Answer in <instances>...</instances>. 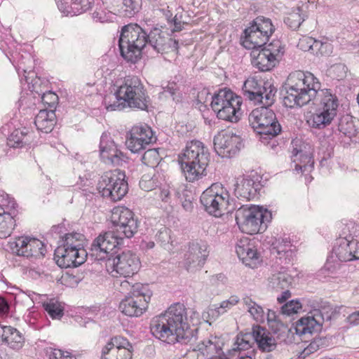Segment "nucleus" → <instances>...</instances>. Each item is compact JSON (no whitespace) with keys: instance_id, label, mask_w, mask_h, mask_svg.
Listing matches in <instances>:
<instances>
[{"instance_id":"f257e3e1","label":"nucleus","mask_w":359,"mask_h":359,"mask_svg":"<svg viewBox=\"0 0 359 359\" xmlns=\"http://www.w3.org/2000/svg\"><path fill=\"white\" fill-rule=\"evenodd\" d=\"M320 87V83L313 74L297 71L290 74L283 97L284 105L289 108L313 102L316 109L308 123L316 129H323L331 123L339 106L338 98L332 90Z\"/></svg>"},{"instance_id":"f03ea898","label":"nucleus","mask_w":359,"mask_h":359,"mask_svg":"<svg viewBox=\"0 0 359 359\" xmlns=\"http://www.w3.org/2000/svg\"><path fill=\"white\" fill-rule=\"evenodd\" d=\"M118 47L121 55L126 60L135 63L141 58L145 48L161 54L177 53L178 41L157 27L147 32L137 24L130 23L121 28Z\"/></svg>"},{"instance_id":"7ed1b4c3","label":"nucleus","mask_w":359,"mask_h":359,"mask_svg":"<svg viewBox=\"0 0 359 359\" xmlns=\"http://www.w3.org/2000/svg\"><path fill=\"white\" fill-rule=\"evenodd\" d=\"M184 304H172L163 313L154 317L150 324L151 332L168 344H187L196 340L198 329L191 328Z\"/></svg>"},{"instance_id":"20e7f679","label":"nucleus","mask_w":359,"mask_h":359,"mask_svg":"<svg viewBox=\"0 0 359 359\" xmlns=\"http://www.w3.org/2000/svg\"><path fill=\"white\" fill-rule=\"evenodd\" d=\"M114 99L110 104V97L104 99V104L107 111L121 110L126 106L147 110L150 102L147 91L137 76H128L124 79L123 83L118 87L114 95Z\"/></svg>"},{"instance_id":"39448f33","label":"nucleus","mask_w":359,"mask_h":359,"mask_svg":"<svg viewBox=\"0 0 359 359\" xmlns=\"http://www.w3.org/2000/svg\"><path fill=\"white\" fill-rule=\"evenodd\" d=\"M179 161L186 180L194 182L206 175L205 172L210 161V154L201 142L193 140L187 143Z\"/></svg>"},{"instance_id":"423d86ee","label":"nucleus","mask_w":359,"mask_h":359,"mask_svg":"<svg viewBox=\"0 0 359 359\" xmlns=\"http://www.w3.org/2000/svg\"><path fill=\"white\" fill-rule=\"evenodd\" d=\"M235 218L242 232L252 235L266 229L271 221L272 214L259 205H242L236 210Z\"/></svg>"},{"instance_id":"0eeeda50","label":"nucleus","mask_w":359,"mask_h":359,"mask_svg":"<svg viewBox=\"0 0 359 359\" xmlns=\"http://www.w3.org/2000/svg\"><path fill=\"white\" fill-rule=\"evenodd\" d=\"M121 288L130 290L128 295L120 302L119 309L130 317L140 316L147 309L151 299V292L148 285L136 283L131 285L128 280L121 283Z\"/></svg>"},{"instance_id":"6e6552de","label":"nucleus","mask_w":359,"mask_h":359,"mask_svg":"<svg viewBox=\"0 0 359 359\" xmlns=\"http://www.w3.org/2000/svg\"><path fill=\"white\" fill-rule=\"evenodd\" d=\"M270 18L258 16L250 22L241 37V44L246 49H257L266 45L275 32Z\"/></svg>"},{"instance_id":"1a4fd4ad","label":"nucleus","mask_w":359,"mask_h":359,"mask_svg":"<svg viewBox=\"0 0 359 359\" xmlns=\"http://www.w3.org/2000/svg\"><path fill=\"white\" fill-rule=\"evenodd\" d=\"M97 189L103 198L114 202L121 200L128 191L125 172L119 169L104 172L98 181Z\"/></svg>"},{"instance_id":"9d476101","label":"nucleus","mask_w":359,"mask_h":359,"mask_svg":"<svg viewBox=\"0 0 359 359\" xmlns=\"http://www.w3.org/2000/svg\"><path fill=\"white\" fill-rule=\"evenodd\" d=\"M241 104L242 98L234 95L232 91L226 89H220L215 93L212 97L210 103L212 109L219 119L231 122H237L239 120Z\"/></svg>"},{"instance_id":"9b49d317","label":"nucleus","mask_w":359,"mask_h":359,"mask_svg":"<svg viewBox=\"0 0 359 359\" xmlns=\"http://www.w3.org/2000/svg\"><path fill=\"white\" fill-rule=\"evenodd\" d=\"M271 106H262L253 109L249 115L250 125L253 130L264 138L277 136L281 132V126Z\"/></svg>"},{"instance_id":"f8f14e48","label":"nucleus","mask_w":359,"mask_h":359,"mask_svg":"<svg viewBox=\"0 0 359 359\" xmlns=\"http://www.w3.org/2000/svg\"><path fill=\"white\" fill-rule=\"evenodd\" d=\"M229 199L228 191L223 190L220 185L215 184L202 193L200 201L206 212L219 217L233 210V208H231Z\"/></svg>"},{"instance_id":"ddd939ff","label":"nucleus","mask_w":359,"mask_h":359,"mask_svg":"<svg viewBox=\"0 0 359 359\" xmlns=\"http://www.w3.org/2000/svg\"><path fill=\"white\" fill-rule=\"evenodd\" d=\"M111 221L114 226L113 231L123 238H130L137 232L140 221L134 212L125 206H118L112 209Z\"/></svg>"},{"instance_id":"4468645a","label":"nucleus","mask_w":359,"mask_h":359,"mask_svg":"<svg viewBox=\"0 0 359 359\" xmlns=\"http://www.w3.org/2000/svg\"><path fill=\"white\" fill-rule=\"evenodd\" d=\"M106 266L112 276L127 278L133 276L138 271L140 262L135 254L127 250L109 258Z\"/></svg>"},{"instance_id":"2eb2a0df","label":"nucleus","mask_w":359,"mask_h":359,"mask_svg":"<svg viewBox=\"0 0 359 359\" xmlns=\"http://www.w3.org/2000/svg\"><path fill=\"white\" fill-rule=\"evenodd\" d=\"M267 91L264 96L266 106H272L276 100L277 88L269 81H263L257 80L255 78H248L243 83L242 91L244 97L249 100L255 102V100H262L261 92Z\"/></svg>"},{"instance_id":"dca6fc26","label":"nucleus","mask_w":359,"mask_h":359,"mask_svg":"<svg viewBox=\"0 0 359 359\" xmlns=\"http://www.w3.org/2000/svg\"><path fill=\"white\" fill-rule=\"evenodd\" d=\"M123 241L113 231L100 234L92 243L90 255L96 260L102 261L112 258L111 251L121 245Z\"/></svg>"},{"instance_id":"f3484780","label":"nucleus","mask_w":359,"mask_h":359,"mask_svg":"<svg viewBox=\"0 0 359 359\" xmlns=\"http://www.w3.org/2000/svg\"><path fill=\"white\" fill-rule=\"evenodd\" d=\"M330 308L324 307L323 309H313L308 316L301 318L295 327L296 333L299 335L306 333L312 334L321 330L323 323L330 321L332 311Z\"/></svg>"},{"instance_id":"a211bd4d","label":"nucleus","mask_w":359,"mask_h":359,"mask_svg":"<svg viewBox=\"0 0 359 359\" xmlns=\"http://www.w3.org/2000/svg\"><path fill=\"white\" fill-rule=\"evenodd\" d=\"M292 161L294 170L298 172H309L313 168V149L309 143L296 138L291 142Z\"/></svg>"},{"instance_id":"6ab92c4d","label":"nucleus","mask_w":359,"mask_h":359,"mask_svg":"<svg viewBox=\"0 0 359 359\" xmlns=\"http://www.w3.org/2000/svg\"><path fill=\"white\" fill-rule=\"evenodd\" d=\"M243 147L241 137L232 131L223 130L214 137V149L222 158L234 156Z\"/></svg>"},{"instance_id":"aec40b11","label":"nucleus","mask_w":359,"mask_h":359,"mask_svg":"<svg viewBox=\"0 0 359 359\" xmlns=\"http://www.w3.org/2000/svg\"><path fill=\"white\" fill-rule=\"evenodd\" d=\"M156 141L153 131L147 125L135 126L128 135L126 144L133 153H138Z\"/></svg>"},{"instance_id":"412c9836","label":"nucleus","mask_w":359,"mask_h":359,"mask_svg":"<svg viewBox=\"0 0 359 359\" xmlns=\"http://www.w3.org/2000/svg\"><path fill=\"white\" fill-rule=\"evenodd\" d=\"M100 153L104 163L114 166H122L128 159L107 133H103L100 137Z\"/></svg>"},{"instance_id":"4be33fe9","label":"nucleus","mask_w":359,"mask_h":359,"mask_svg":"<svg viewBox=\"0 0 359 359\" xmlns=\"http://www.w3.org/2000/svg\"><path fill=\"white\" fill-rule=\"evenodd\" d=\"M332 253L340 262H352L359 259V241L351 234L340 237L336 241Z\"/></svg>"},{"instance_id":"5701e85b","label":"nucleus","mask_w":359,"mask_h":359,"mask_svg":"<svg viewBox=\"0 0 359 359\" xmlns=\"http://www.w3.org/2000/svg\"><path fill=\"white\" fill-rule=\"evenodd\" d=\"M261 179L262 177L257 174L238 177L234 184L235 196L238 198H241L248 201L253 199L262 187Z\"/></svg>"},{"instance_id":"b1692460","label":"nucleus","mask_w":359,"mask_h":359,"mask_svg":"<svg viewBox=\"0 0 359 359\" xmlns=\"http://www.w3.org/2000/svg\"><path fill=\"white\" fill-rule=\"evenodd\" d=\"M208 245L205 242H192L184 255V265L187 271L201 268L208 257Z\"/></svg>"},{"instance_id":"393cba45","label":"nucleus","mask_w":359,"mask_h":359,"mask_svg":"<svg viewBox=\"0 0 359 359\" xmlns=\"http://www.w3.org/2000/svg\"><path fill=\"white\" fill-rule=\"evenodd\" d=\"M13 250L18 256L27 258L43 257L46 252L43 243L40 240L31 237L18 238L15 243Z\"/></svg>"},{"instance_id":"a878e982","label":"nucleus","mask_w":359,"mask_h":359,"mask_svg":"<svg viewBox=\"0 0 359 359\" xmlns=\"http://www.w3.org/2000/svg\"><path fill=\"white\" fill-rule=\"evenodd\" d=\"M236 252L240 260L250 268L257 267L259 262V254L255 243L247 237H243L237 241Z\"/></svg>"},{"instance_id":"bb28decb","label":"nucleus","mask_w":359,"mask_h":359,"mask_svg":"<svg viewBox=\"0 0 359 359\" xmlns=\"http://www.w3.org/2000/svg\"><path fill=\"white\" fill-rule=\"evenodd\" d=\"M57 253L60 255V260L57 261L60 266L68 267H77L84 263L86 258L88 255L83 247L74 248L67 249H57Z\"/></svg>"},{"instance_id":"cd10ccee","label":"nucleus","mask_w":359,"mask_h":359,"mask_svg":"<svg viewBox=\"0 0 359 359\" xmlns=\"http://www.w3.org/2000/svg\"><path fill=\"white\" fill-rule=\"evenodd\" d=\"M94 0H57L59 10L66 15H77L90 9Z\"/></svg>"},{"instance_id":"c85d7f7f","label":"nucleus","mask_w":359,"mask_h":359,"mask_svg":"<svg viewBox=\"0 0 359 359\" xmlns=\"http://www.w3.org/2000/svg\"><path fill=\"white\" fill-rule=\"evenodd\" d=\"M56 123V115L54 109H41L34 119V124L39 130L48 133Z\"/></svg>"},{"instance_id":"c756f323","label":"nucleus","mask_w":359,"mask_h":359,"mask_svg":"<svg viewBox=\"0 0 359 359\" xmlns=\"http://www.w3.org/2000/svg\"><path fill=\"white\" fill-rule=\"evenodd\" d=\"M255 54L256 51H253L252 53V64L261 72L270 71L278 63L275 57L270 56V53H266L262 49L257 55Z\"/></svg>"},{"instance_id":"7c9ffc66","label":"nucleus","mask_w":359,"mask_h":359,"mask_svg":"<svg viewBox=\"0 0 359 359\" xmlns=\"http://www.w3.org/2000/svg\"><path fill=\"white\" fill-rule=\"evenodd\" d=\"M337 130L339 133L350 139L352 142H357L358 130L354 125L353 118L348 115L342 116L338 121Z\"/></svg>"},{"instance_id":"2f4dec72","label":"nucleus","mask_w":359,"mask_h":359,"mask_svg":"<svg viewBox=\"0 0 359 359\" xmlns=\"http://www.w3.org/2000/svg\"><path fill=\"white\" fill-rule=\"evenodd\" d=\"M32 133L26 128L15 130L8 138V144L11 147H22L31 142Z\"/></svg>"},{"instance_id":"473e14b6","label":"nucleus","mask_w":359,"mask_h":359,"mask_svg":"<svg viewBox=\"0 0 359 359\" xmlns=\"http://www.w3.org/2000/svg\"><path fill=\"white\" fill-rule=\"evenodd\" d=\"M13 214L0 207V238H6L12 233L15 225Z\"/></svg>"},{"instance_id":"72a5a7b5","label":"nucleus","mask_w":359,"mask_h":359,"mask_svg":"<svg viewBox=\"0 0 359 359\" xmlns=\"http://www.w3.org/2000/svg\"><path fill=\"white\" fill-rule=\"evenodd\" d=\"M255 342L259 349L265 352L272 351L276 347L275 339L270 336L269 333H266L264 329L260 327L255 330Z\"/></svg>"},{"instance_id":"f704fd0d","label":"nucleus","mask_w":359,"mask_h":359,"mask_svg":"<svg viewBox=\"0 0 359 359\" xmlns=\"http://www.w3.org/2000/svg\"><path fill=\"white\" fill-rule=\"evenodd\" d=\"M129 348H132V344L128 340L121 336L112 337L111 340L102 348L101 359H109L107 355L111 352H114L115 349Z\"/></svg>"},{"instance_id":"c9c22d12","label":"nucleus","mask_w":359,"mask_h":359,"mask_svg":"<svg viewBox=\"0 0 359 359\" xmlns=\"http://www.w3.org/2000/svg\"><path fill=\"white\" fill-rule=\"evenodd\" d=\"M269 287L278 291L289 286L292 283V277L285 271H278L269 278Z\"/></svg>"},{"instance_id":"e433bc0d","label":"nucleus","mask_w":359,"mask_h":359,"mask_svg":"<svg viewBox=\"0 0 359 359\" xmlns=\"http://www.w3.org/2000/svg\"><path fill=\"white\" fill-rule=\"evenodd\" d=\"M171 230L166 227H162L156 235V242L165 250L172 252L175 245V240L171 235Z\"/></svg>"},{"instance_id":"4c0bfd02","label":"nucleus","mask_w":359,"mask_h":359,"mask_svg":"<svg viewBox=\"0 0 359 359\" xmlns=\"http://www.w3.org/2000/svg\"><path fill=\"white\" fill-rule=\"evenodd\" d=\"M255 342V330L252 333H239L234 344V351H245L252 347Z\"/></svg>"},{"instance_id":"58836bf2","label":"nucleus","mask_w":359,"mask_h":359,"mask_svg":"<svg viewBox=\"0 0 359 359\" xmlns=\"http://www.w3.org/2000/svg\"><path fill=\"white\" fill-rule=\"evenodd\" d=\"M84 240L85 238L82 233L77 232L66 233L62 238V246L59 247L57 249L68 250L69 248L83 247Z\"/></svg>"},{"instance_id":"ea45409f","label":"nucleus","mask_w":359,"mask_h":359,"mask_svg":"<svg viewBox=\"0 0 359 359\" xmlns=\"http://www.w3.org/2000/svg\"><path fill=\"white\" fill-rule=\"evenodd\" d=\"M238 302L237 296H231L229 299L222 302L219 306L215 304L212 307L209 309L208 316L212 318H217L220 315L224 313L227 309H231Z\"/></svg>"},{"instance_id":"a19ab883","label":"nucleus","mask_w":359,"mask_h":359,"mask_svg":"<svg viewBox=\"0 0 359 359\" xmlns=\"http://www.w3.org/2000/svg\"><path fill=\"white\" fill-rule=\"evenodd\" d=\"M243 302L246 306L248 311L257 322L262 323L264 321V311L261 306L257 304L249 297L243 298Z\"/></svg>"},{"instance_id":"79ce46f5","label":"nucleus","mask_w":359,"mask_h":359,"mask_svg":"<svg viewBox=\"0 0 359 359\" xmlns=\"http://www.w3.org/2000/svg\"><path fill=\"white\" fill-rule=\"evenodd\" d=\"M262 50L266 53H270V56L275 57L279 62L283 55L285 48L280 41L274 40L271 43L264 45Z\"/></svg>"},{"instance_id":"37998d69","label":"nucleus","mask_w":359,"mask_h":359,"mask_svg":"<svg viewBox=\"0 0 359 359\" xmlns=\"http://www.w3.org/2000/svg\"><path fill=\"white\" fill-rule=\"evenodd\" d=\"M161 160L158 149H151L146 151L142 156V163L148 167H156Z\"/></svg>"},{"instance_id":"c03bdc74","label":"nucleus","mask_w":359,"mask_h":359,"mask_svg":"<svg viewBox=\"0 0 359 359\" xmlns=\"http://www.w3.org/2000/svg\"><path fill=\"white\" fill-rule=\"evenodd\" d=\"M46 311L52 318H58L62 317L63 307L57 302L50 301L43 304Z\"/></svg>"},{"instance_id":"a18cd8bd","label":"nucleus","mask_w":359,"mask_h":359,"mask_svg":"<svg viewBox=\"0 0 359 359\" xmlns=\"http://www.w3.org/2000/svg\"><path fill=\"white\" fill-rule=\"evenodd\" d=\"M46 355L49 359H76V355L68 351L51 347L46 349Z\"/></svg>"},{"instance_id":"49530a36","label":"nucleus","mask_w":359,"mask_h":359,"mask_svg":"<svg viewBox=\"0 0 359 359\" xmlns=\"http://www.w3.org/2000/svg\"><path fill=\"white\" fill-rule=\"evenodd\" d=\"M304 19L302 17L299 13V9L298 11H294L290 13L284 19V22L292 29H297L299 27L301 24L304 22Z\"/></svg>"},{"instance_id":"de8ad7c7","label":"nucleus","mask_w":359,"mask_h":359,"mask_svg":"<svg viewBox=\"0 0 359 359\" xmlns=\"http://www.w3.org/2000/svg\"><path fill=\"white\" fill-rule=\"evenodd\" d=\"M163 90L161 92V95L165 97H171L175 102H180L181 100V94L176 84L168 83L166 86L163 88Z\"/></svg>"},{"instance_id":"09e8293b","label":"nucleus","mask_w":359,"mask_h":359,"mask_svg":"<svg viewBox=\"0 0 359 359\" xmlns=\"http://www.w3.org/2000/svg\"><path fill=\"white\" fill-rule=\"evenodd\" d=\"M120 9L125 12V15H134L139 10V3L136 0H122Z\"/></svg>"},{"instance_id":"8fccbe9b","label":"nucleus","mask_w":359,"mask_h":359,"mask_svg":"<svg viewBox=\"0 0 359 359\" xmlns=\"http://www.w3.org/2000/svg\"><path fill=\"white\" fill-rule=\"evenodd\" d=\"M25 343V338L22 333L18 330L14 331L11 337L6 341V344L13 349H20Z\"/></svg>"},{"instance_id":"3c124183","label":"nucleus","mask_w":359,"mask_h":359,"mask_svg":"<svg viewBox=\"0 0 359 359\" xmlns=\"http://www.w3.org/2000/svg\"><path fill=\"white\" fill-rule=\"evenodd\" d=\"M196 348L197 349L194 348L189 353H194L196 351H201L203 355L208 356L210 353H212L214 350H216V353H217L219 351H221V349L217 348L210 340L203 341L201 344H198Z\"/></svg>"},{"instance_id":"603ef678","label":"nucleus","mask_w":359,"mask_h":359,"mask_svg":"<svg viewBox=\"0 0 359 359\" xmlns=\"http://www.w3.org/2000/svg\"><path fill=\"white\" fill-rule=\"evenodd\" d=\"M302 309V304L298 300H291L280 308V313L283 315L290 316L297 313Z\"/></svg>"},{"instance_id":"864d4df0","label":"nucleus","mask_w":359,"mask_h":359,"mask_svg":"<svg viewBox=\"0 0 359 359\" xmlns=\"http://www.w3.org/2000/svg\"><path fill=\"white\" fill-rule=\"evenodd\" d=\"M41 101L50 108H55L58 102V96L52 91H47L41 95Z\"/></svg>"},{"instance_id":"5fc2aeb1","label":"nucleus","mask_w":359,"mask_h":359,"mask_svg":"<svg viewBox=\"0 0 359 359\" xmlns=\"http://www.w3.org/2000/svg\"><path fill=\"white\" fill-rule=\"evenodd\" d=\"M269 325L271 330L279 337L289 332L287 326L282 323L280 320L271 323Z\"/></svg>"},{"instance_id":"6e6d98bb","label":"nucleus","mask_w":359,"mask_h":359,"mask_svg":"<svg viewBox=\"0 0 359 359\" xmlns=\"http://www.w3.org/2000/svg\"><path fill=\"white\" fill-rule=\"evenodd\" d=\"M156 186L155 180L149 175H144L140 181V188L147 191L152 190Z\"/></svg>"},{"instance_id":"4d7b16f0","label":"nucleus","mask_w":359,"mask_h":359,"mask_svg":"<svg viewBox=\"0 0 359 359\" xmlns=\"http://www.w3.org/2000/svg\"><path fill=\"white\" fill-rule=\"evenodd\" d=\"M315 43V39L309 36H304L299 39L298 46L304 51L312 50Z\"/></svg>"},{"instance_id":"13d9d810","label":"nucleus","mask_w":359,"mask_h":359,"mask_svg":"<svg viewBox=\"0 0 359 359\" xmlns=\"http://www.w3.org/2000/svg\"><path fill=\"white\" fill-rule=\"evenodd\" d=\"M17 329L11 326H4L0 325V341L6 343L11 334Z\"/></svg>"},{"instance_id":"bf43d9fd","label":"nucleus","mask_w":359,"mask_h":359,"mask_svg":"<svg viewBox=\"0 0 359 359\" xmlns=\"http://www.w3.org/2000/svg\"><path fill=\"white\" fill-rule=\"evenodd\" d=\"M213 96L211 95L208 88H203L198 93L197 100L199 103L205 104L210 100L212 101V97Z\"/></svg>"},{"instance_id":"052dcab7","label":"nucleus","mask_w":359,"mask_h":359,"mask_svg":"<svg viewBox=\"0 0 359 359\" xmlns=\"http://www.w3.org/2000/svg\"><path fill=\"white\" fill-rule=\"evenodd\" d=\"M62 278L66 283L71 287L76 285L81 280L80 276L69 273H66L65 275L62 276Z\"/></svg>"},{"instance_id":"680f3d73","label":"nucleus","mask_w":359,"mask_h":359,"mask_svg":"<svg viewBox=\"0 0 359 359\" xmlns=\"http://www.w3.org/2000/svg\"><path fill=\"white\" fill-rule=\"evenodd\" d=\"M319 349V346L317 345L316 342L314 340L311 341V342L303 350L301 353V356L302 358H306L311 353H315Z\"/></svg>"},{"instance_id":"e2e57ef3","label":"nucleus","mask_w":359,"mask_h":359,"mask_svg":"<svg viewBox=\"0 0 359 359\" xmlns=\"http://www.w3.org/2000/svg\"><path fill=\"white\" fill-rule=\"evenodd\" d=\"M158 197L164 202L168 203L170 199V191L168 188H163L159 190Z\"/></svg>"},{"instance_id":"0e129e2a","label":"nucleus","mask_w":359,"mask_h":359,"mask_svg":"<svg viewBox=\"0 0 359 359\" xmlns=\"http://www.w3.org/2000/svg\"><path fill=\"white\" fill-rule=\"evenodd\" d=\"M346 321L352 325H359V310L351 313L346 318Z\"/></svg>"},{"instance_id":"69168bd1","label":"nucleus","mask_w":359,"mask_h":359,"mask_svg":"<svg viewBox=\"0 0 359 359\" xmlns=\"http://www.w3.org/2000/svg\"><path fill=\"white\" fill-rule=\"evenodd\" d=\"M65 229V226L62 224L58 225H54L52 226L51 229L48 233V235H50L52 237H54L56 235H60L63 232Z\"/></svg>"},{"instance_id":"338daca9","label":"nucleus","mask_w":359,"mask_h":359,"mask_svg":"<svg viewBox=\"0 0 359 359\" xmlns=\"http://www.w3.org/2000/svg\"><path fill=\"white\" fill-rule=\"evenodd\" d=\"M279 315L277 313L271 309L268 310L267 313V321L268 324L271 323H274L275 321L279 320Z\"/></svg>"},{"instance_id":"774afa93","label":"nucleus","mask_w":359,"mask_h":359,"mask_svg":"<svg viewBox=\"0 0 359 359\" xmlns=\"http://www.w3.org/2000/svg\"><path fill=\"white\" fill-rule=\"evenodd\" d=\"M9 312V304L7 301L0 297V313L7 314Z\"/></svg>"}]
</instances>
